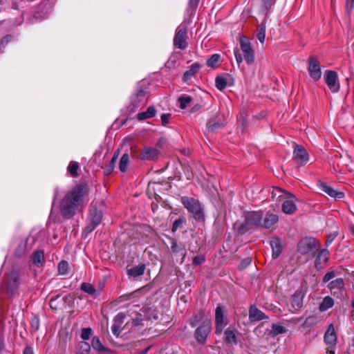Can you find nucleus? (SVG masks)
I'll return each mask as SVG.
<instances>
[{
	"label": "nucleus",
	"mask_w": 354,
	"mask_h": 354,
	"mask_svg": "<svg viewBox=\"0 0 354 354\" xmlns=\"http://www.w3.org/2000/svg\"><path fill=\"white\" fill-rule=\"evenodd\" d=\"M87 192L86 185L79 184L65 194L59 205L61 214L64 218L69 219L75 214L83 205Z\"/></svg>",
	"instance_id": "1"
},
{
	"label": "nucleus",
	"mask_w": 354,
	"mask_h": 354,
	"mask_svg": "<svg viewBox=\"0 0 354 354\" xmlns=\"http://www.w3.org/2000/svg\"><path fill=\"white\" fill-rule=\"evenodd\" d=\"M180 201L184 207L193 214L196 220H204L203 209L198 200L191 197L183 196L180 198Z\"/></svg>",
	"instance_id": "2"
},
{
	"label": "nucleus",
	"mask_w": 354,
	"mask_h": 354,
	"mask_svg": "<svg viewBox=\"0 0 354 354\" xmlns=\"http://www.w3.org/2000/svg\"><path fill=\"white\" fill-rule=\"evenodd\" d=\"M187 26L185 22L180 24L176 28L174 37V45L176 48L184 50L187 46Z\"/></svg>",
	"instance_id": "3"
},
{
	"label": "nucleus",
	"mask_w": 354,
	"mask_h": 354,
	"mask_svg": "<svg viewBox=\"0 0 354 354\" xmlns=\"http://www.w3.org/2000/svg\"><path fill=\"white\" fill-rule=\"evenodd\" d=\"M20 273L15 270L5 275L3 286L8 294L12 295L18 289L20 285Z\"/></svg>",
	"instance_id": "4"
},
{
	"label": "nucleus",
	"mask_w": 354,
	"mask_h": 354,
	"mask_svg": "<svg viewBox=\"0 0 354 354\" xmlns=\"http://www.w3.org/2000/svg\"><path fill=\"white\" fill-rule=\"evenodd\" d=\"M241 50L243 54L244 59L248 65L252 64L254 62V50L248 38L242 36L239 39Z\"/></svg>",
	"instance_id": "5"
},
{
	"label": "nucleus",
	"mask_w": 354,
	"mask_h": 354,
	"mask_svg": "<svg viewBox=\"0 0 354 354\" xmlns=\"http://www.w3.org/2000/svg\"><path fill=\"white\" fill-rule=\"evenodd\" d=\"M327 288L336 298H342L346 292L345 281L342 278H337L327 283Z\"/></svg>",
	"instance_id": "6"
},
{
	"label": "nucleus",
	"mask_w": 354,
	"mask_h": 354,
	"mask_svg": "<svg viewBox=\"0 0 354 354\" xmlns=\"http://www.w3.org/2000/svg\"><path fill=\"white\" fill-rule=\"evenodd\" d=\"M147 101L146 88L142 86L139 85L137 87L136 91L132 95L131 98V105L132 106V111H134L146 104Z\"/></svg>",
	"instance_id": "7"
},
{
	"label": "nucleus",
	"mask_w": 354,
	"mask_h": 354,
	"mask_svg": "<svg viewBox=\"0 0 354 354\" xmlns=\"http://www.w3.org/2000/svg\"><path fill=\"white\" fill-rule=\"evenodd\" d=\"M102 218V212L97 210L95 207H92L90 209L88 218L89 223L85 227L84 232L91 233L101 223Z\"/></svg>",
	"instance_id": "8"
},
{
	"label": "nucleus",
	"mask_w": 354,
	"mask_h": 354,
	"mask_svg": "<svg viewBox=\"0 0 354 354\" xmlns=\"http://www.w3.org/2000/svg\"><path fill=\"white\" fill-rule=\"evenodd\" d=\"M170 253L174 257H180V263H183L187 255V250L184 243L178 241L174 238H169Z\"/></svg>",
	"instance_id": "9"
},
{
	"label": "nucleus",
	"mask_w": 354,
	"mask_h": 354,
	"mask_svg": "<svg viewBox=\"0 0 354 354\" xmlns=\"http://www.w3.org/2000/svg\"><path fill=\"white\" fill-rule=\"evenodd\" d=\"M324 81L332 93H337L340 88L337 73L334 71H326Z\"/></svg>",
	"instance_id": "10"
},
{
	"label": "nucleus",
	"mask_w": 354,
	"mask_h": 354,
	"mask_svg": "<svg viewBox=\"0 0 354 354\" xmlns=\"http://www.w3.org/2000/svg\"><path fill=\"white\" fill-rule=\"evenodd\" d=\"M211 329L212 325L210 321L203 322L195 330L194 336L197 342L200 344H204Z\"/></svg>",
	"instance_id": "11"
},
{
	"label": "nucleus",
	"mask_w": 354,
	"mask_h": 354,
	"mask_svg": "<svg viewBox=\"0 0 354 354\" xmlns=\"http://www.w3.org/2000/svg\"><path fill=\"white\" fill-rule=\"evenodd\" d=\"M310 77L315 82L320 80L322 77L321 66L319 61L314 57H310L308 59V68Z\"/></svg>",
	"instance_id": "12"
},
{
	"label": "nucleus",
	"mask_w": 354,
	"mask_h": 354,
	"mask_svg": "<svg viewBox=\"0 0 354 354\" xmlns=\"http://www.w3.org/2000/svg\"><path fill=\"white\" fill-rule=\"evenodd\" d=\"M289 196L282 199V211L286 214H292L297 210L296 201L297 198L295 196L287 193Z\"/></svg>",
	"instance_id": "13"
},
{
	"label": "nucleus",
	"mask_w": 354,
	"mask_h": 354,
	"mask_svg": "<svg viewBox=\"0 0 354 354\" xmlns=\"http://www.w3.org/2000/svg\"><path fill=\"white\" fill-rule=\"evenodd\" d=\"M293 159L301 165H306L309 160L306 150L301 145H296L293 151Z\"/></svg>",
	"instance_id": "14"
},
{
	"label": "nucleus",
	"mask_w": 354,
	"mask_h": 354,
	"mask_svg": "<svg viewBox=\"0 0 354 354\" xmlns=\"http://www.w3.org/2000/svg\"><path fill=\"white\" fill-rule=\"evenodd\" d=\"M315 240L305 238L301 240L297 245V250L301 254H306L315 248Z\"/></svg>",
	"instance_id": "15"
},
{
	"label": "nucleus",
	"mask_w": 354,
	"mask_h": 354,
	"mask_svg": "<svg viewBox=\"0 0 354 354\" xmlns=\"http://www.w3.org/2000/svg\"><path fill=\"white\" fill-rule=\"evenodd\" d=\"M233 78L229 74H223L218 75L215 80L216 87L219 91H223L227 86H231L233 85Z\"/></svg>",
	"instance_id": "16"
},
{
	"label": "nucleus",
	"mask_w": 354,
	"mask_h": 354,
	"mask_svg": "<svg viewBox=\"0 0 354 354\" xmlns=\"http://www.w3.org/2000/svg\"><path fill=\"white\" fill-rule=\"evenodd\" d=\"M262 219L263 216L261 213L253 212L247 215L245 218V224L250 228L259 226L261 227Z\"/></svg>",
	"instance_id": "17"
},
{
	"label": "nucleus",
	"mask_w": 354,
	"mask_h": 354,
	"mask_svg": "<svg viewBox=\"0 0 354 354\" xmlns=\"http://www.w3.org/2000/svg\"><path fill=\"white\" fill-rule=\"evenodd\" d=\"M226 323L224 321L223 310L221 306H217L215 310V332L221 334Z\"/></svg>",
	"instance_id": "18"
},
{
	"label": "nucleus",
	"mask_w": 354,
	"mask_h": 354,
	"mask_svg": "<svg viewBox=\"0 0 354 354\" xmlns=\"http://www.w3.org/2000/svg\"><path fill=\"white\" fill-rule=\"evenodd\" d=\"M159 151L154 147H145L140 154V158L143 160H155L159 156Z\"/></svg>",
	"instance_id": "19"
},
{
	"label": "nucleus",
	"mask_w": 354,
	"mask_h": 354,
	"mask_svg": "<svg viewBox=\"0 0 354 354\" xmlns=\"http://www.w3.org/2000/svg\"><path fill=\"white\" fill-rule=\"evenodd\" d=\"M125 319V315L122 313H118L113 319V324L111 326V331L115 336H119L121 333L122 325Z\"/></svg>",
	"instance_id": "20"
},
{
	"label": "nucleus",
	"mask_w": 354,
	"mask_h": 354,
	"mask_svg": "<svg viewBox=\"0 0 354 354\" xmlns=\"http://www.w3.org/2000/svg\"><path fill=\"white\" fill-rule=\"evenodd\" d=\"M319 187L322 191L335 199H342L344 197V192L335 190L324 183H319Z\"/></svg>",
	"instance_id": "21"
},
{
	"label": "nucleus",
	"mask_w": 354,
	"mask_h": 354,
	"mask_svg": "<svg viewBox=\"0 0 354 354\" xmlns=\"http://www.w3.org/2000/svg\"><path fill=\"white\" fill-rule=\"evenodd\" d=\"M249 319L252 322H253L268 319V317L263 312L260 310L255 305H252L249 309Z\"/></svg>",
	"instance_id": "22"
},
{
	"label": "nucleus",
	"mask_w": 354,
	"mask_h": 354,
	"mask_svg": "<svg viewBox=\"0 0 354 354\" xmlns=\"http://www.w3.org/2000/svg\"><path fill=\"white\" fill-rule=\"evenodd\" d=\"M239 333L238 330L234 327H228L225 333V341L227 344L234 346L237 344L236 335Z\"/></svg>",
	"instance_id": "23"
},
{
	"label": "nucleus",
	"mask_w": 354,
	"mask_h": 354,
	"mask_svg": "<svg viewBox=\"0 0 354 354\" xmlns=\"http://www.w3.org/2000/svg\"><path fill=\"white\" fill-rule=\"evenodd\" d=\"M304 293L301 290H297L292 297L291 305L295 310H299L303 306Z\"/></svg>",
	"instance_id": "24"
},
{
	"label": "nucleus",
	"mask_w": 354,
	"mask_h": 354,
	"mask_svg": "<svg viewBox=\"0 0 354 354\" xmlns=\"http://www.w3.org/2000/svg\"><path fill=\"white\" fill-rule=\"evenodd\" d=\"M151 319V314L147 311V308H142L140 313H136L133 318L132 324L135 326H142L143 322Z\"/></svg>",
	"instance_id": "25"
},
{
	"label": "nucleus",
	"mask_w": 354,
	"mask_h": 354,
	"mask_svg": "<svg viewBox=\"0 0 354 354\" xmlns=\"http://www.w3.org/2000/svg\"><path fill=\"white\" fill-rule=\"evenodd\" d=\"M279 221V217L277 214L268 213L264 219L261 221V227L269 229L275 225Z\"/></svg>",
	"instance_id": "26"
},
{
	"label": "nucleus",
	"mask_w": 354,
	"mask_h": 354,
	"mask_svg": "<svg viewBox=\"0 0 354 354\" xmlns=\"http://www.w3.org/2000/svg\"><path fill=\"white\" fill-rule=\"evenodd\" d=\"M31 259L32 263L35 265H36L38 268L41 267L45 261L44 251L41 250L35 251L31 257Z\"/></svg>",
	"instance_id": "27"
},
{
	"label": "nucleus",
	"mask_w": 354,
	"mask_h": 354,
	"mask_svg": "<svg viewBox=\"0 0 354 354\" xmlns=\"http://www.w3.org/2000/svg\"><path fill=\"white\" fill-rule=\"evenodd\" d=\"M270 246L272 250V257L277 258L282 251V246L280 239L274 238L270 241Z\"/></svg>",
	"instance_id": "28"
},
{
	"label": "nucleus",
	"mask_w": 354,
	"mask_h": 354,
	"mask_svg": "<svg viewBox=\"0 0 354 354\" xmlns=\"http://www.w3.org/2000/svg\"><path fill=\"white\" fill-rule=\"evenodd\" d=\"M334 305V300L330 296L325 297L322 301L320 303L319 306V309L321 312H324L332 308Z\"/></svg>",
	"instance_id": "29"
},
{
	"label": "nucleus",
	"mask_w": 354,
	"mask_h": 354,
	"mask_svg": "<svg viewBox=\"0 0 354 354\" xmlns=\"http://www.w3.org/2000/svg\"><path fill=\"white\" fill-rule=\"evenodd\" d=\"M156 111L153 106H149L146 111L138 113L137 118L138 120H143L151 118L155 116Z\"/></svg>",
	"instance_id": "30"
},
{
	"label": "nucleus",
	"mask_w": 354,
	"mask_h": 354,
	"mask_svg": "<svg viewBox=\"0 0 354 354\" xmlns=\"http://www.w3.org/2000/svg\"><path fill=\"white\" fill-rule=\"evenodd\" d=\"M330 257V252L327 249L322 250L316 259V265L326 263Z\"/></svg>",
	"instance_id": "31"
},
{
	"label": "nucleus",
	"mask_w": 354,
	"mask_h": 354,
	"mask_svg": "<svg viewBox=\"0 0 354 354\" xmlns=\"http://www.w3.org/2000/svg\"><path fill=\"white\" fill-rule=\"evenodd\" d=\"M145 270V266L144 264L139 265L132 268L128 270V274L133 277L141 276L144 274Z\"/></svg>",
	"instance_id": "32"
},
{
	"label": "nucleus",
	"mask_w": 354,
	"mask_h": 354,
	"mask_svg": "<svg viewBox=\"0 0 354 354\" xmlns=\"http://www.w3.org/2000/svg\"><path fill=\"white\" fill-rule=\"evenodd\" d=\"M129 155L127 153H124L120 160L119 169L121 172H125L129 164Z\"/></svg>",
	"instance_id": "33"
},
{
	"label": "nucleus",
	"mask_w": 354,
	"mask_h": 354,
	"mask_svg": "<svg viewBox=\"0 0 354 354\" xmlns=\"http://www.w3.org/2000/svg\"><path fill=\"white\" fill-rule=\"evenodd\" d=\"M277 0H261V10L266 14L268 13L270 10L276 3Z\"/></svg>",
	"instance_id": "34"
},
{
	"label": "nucleus",
	"mask_w": 354,
	"mask_h": 354,
	"mask_svg": "<svg viewBox=\"0 0 354 354\" xmlns=\"http://www.w3.org/2000/svg\"><path fill=\"white\" fill-rule=\"evenodd\" d=\"M91 351L90 344L84 341L77 345V354H88Z\"/></svg>",
	"instance_id": "35"
},
{
	"label": "nucleus",
	"mask_w": 354,
	"mask_h": 354,
	"mask_svg": "<svg viewBox=\"0 0 354 354\" xmlns=\"http://www.w3.org/2000/svg\"><path fill=\"white\" fill-rule=\"evenodd\" d=\"M223 126V124L219 121H217L213 118H210L207 123V127L209 130L214 131Z\"/></svg>",
	"instance_id": "36"
},
{
	"label": "nucleus",
	"mask_w": 354,
	"mask_h": 354,
	"mask_svg": "<svg viewBox=\"0 0 354 354\" xmlns=\"http://www.w3.org/2000/svg\"><path fill=\"white\" fill-rule=\"evenodd\" d=\"M319 317L317 315H311L306 317L304 322V326L305 327H312L314 325L317 324L319 322Z\"/></svg>",
	"instance_id": "37"
},
{
	"label": "nucleus",
	"mask_w": 354,
	"mask_h": 354,
	"mask_svg": "<svg viewBox=\"0 0 354 354\" xmlns=\"http://www.w3.org/2000/svg\"><path fill=\"white\" fill-rule=\"evenodd\" d=\"M81 290L92 296H95L97 295L95 288L92 284L89 283H82Z\"/></svg>",
	"instance_id": "38"
},
{
	"label": "nucleus",
	"mask_w": 354,
	"mask_h": 354,
	"mask_svg": "<svg viewBox=\"0 0 354 354\" xmlns=\"http://www.w3.org/2000/svg\"><path fill=\"white\" fill-rule=\"evenodd\" d=\"M199 66L197 64L192 65L189 70L187 71L183 75V81L187 82L197 72Z\"/></svg>",
	"instance_id": "39"
},
{
	"label": "nucleus",
	"mask_w": 354,
	"mask_h": 354,
	"mask_svg": "<svg viewBox=\"0 0 354 354\" xmlns=\"http://www.w3.org/2000/svg\"><path fill=\"white\" fill-rule=\"evenodd\" d=\"M286 332V328L284 326L277 324H273L272 325V330L270 332V334L272 336H277L279 334L285 333Z\"/></svg>",
	"instance_id": "40"
},
{
	"label": "nucleus",
	"mask_w": 354,
	"mask_h": 354,
	"mask_svg": "<svg viewBox=\"0 0 354 354\" xmlns=\"http://www.w3.org/2000/svg\"><path fill=\"white\" fill-rule=\"evenodd\" d=\"M220 59L221 57L218 54H214L207 60L206 64L209 67L216 68L218 66Z\"/></svg>",
	"instance_id": "41"
},
{
	"label": "nucleus",
	"mask_w": 354,
	"mask_h": 354,
	"mask_svg": "<svg viewBox=\"0 0 354 354\" xmlns=\"http://www.w3.org/2000/svg\"><path fill=\"white\" fill-rule=\"evenodd\" d=\"M178 100V102L180 103V109H184L187 106V105L189 103H191V102L192 101V98L189 95H181Z\"/></svg>",
	"instance_id": "42"
},
{
	"label": "nucleus",
	"mask_w": 354,
	"mask_h": 354,
	"mask_svg": "<svg viewBox=\"0 0 354 354\" xmlns=\"http://www.w3.org/2000/svg\"><path fill=\"white\" fill-rule=\"evenodd\" d=\"M79 168V165L76 162L71 161L68 166V171L70 173L71 176L73 177L77 176V170Z\"/></svg>",
	"instance_id": "43"
},
{
	"label": "nucleus",
	"mask_w": 354,
	"mask_h": 354,
	"mask_svg": "<svg viewBox=\"0 0 354 354\" xmlns=\"http://www.w3.org/2000/svg\"><path fill=\"white\" fill-rule=\"evenodd\" d=\"M257 37L261 43L264 42L266 38V26L263 23L258 27Z\"/></svg>",
	"instance_id": "44"
},
{
	"label": "nucleus",
	"mask_w": 354,
	"mask_h": 354,
	"mask_svg": "<svg viewBox=\"0 0 354 354\" xmlns=\"http://www.w3.org/2000/svg\"><path fill=\"white\" fill-rule=\"evenodd\" d=\"M337 272L335 270H331L325 274L322 279L324 283H329L330 281L335 279Z\"/></svg>",
	"instance_id": "45"
},
{
	"label": "nucleus",
	"mask_w": 354,
	"mask_h": 354,
	"mask_svg": "<svg viewBox=\"0 0 354 354\" xmlns=\"http://www.w3.org/2000/svg\"><path fill=\"white\" fill-rule=\"evenodd\" d=\"M284 192L283 189L275 187L273 189L271 194L272 198L277 197L279 201H282L284 198L285 196L283 195Z\"/></svg>",
	"instance_id": "46"
},
{
	"label": "nucleus",
	"mask_w": 354,
	"mask_h": 354,
	"mask_svg": "<svg viewBox=\"0 0 354 354\" xmlns=\"http://www.w3.org/2000/svg\"><path fill=\"white\" fill-rule=\"evenodd\" d=\"M68 270V263L66 261H62L58 264V271L60 274H66Z\"/></svg>",
	"instance_id": "47"
},
{
	"label": "nucleus",
	"mask_w": 354,
	"mask_h": 354,
	"mask_svg": "<svg viewBox=\"0 0 354 354\" xmlns=\"http://www.w3.org/2000/svg\"><path fill=\"white\" fill-rule=\"evenodd\" d=\"M185 222V219L183 217H180L178 219H176L172 225L171 231L173 232H175L178 229V227L180 225H182Z\"/></svg>",
	"instance_id": "48"
},
{
	"label": "nucleus",
	"mask_w": 354,
	"mask_h": 354,
	"mask_svg": "<svg viewBox=\"0 0 354 354\" xmlns=\"http://www.w3.org/2000/svg\"><path fill=\"white\" fill-rule=\"evenodd\" d=\"M205 261V257L203 254H199L193 258L192 263L194 266H200Z\"/></svg>",
	"instance_id": "49"
},
{
	"label": "nucleus",
	"mask_w": 354,
	"mask_h": 354,
	"mask_svg": "<svg viewBox=\"0 0 354 354\" xmlns=\"http://www.w3.org/2000/svg\"><path fill=\"white\" fill-rule=\"evenodd\" d=\"M324 339L326 343H333L336 339V337H335L334 332L330 333L328 330L325 333Z\"/></svg>",
	"instance_id": "50"
},
{
	"label": "nucleus",
	"mask_w": 354,
	"mask_h": 354,
	"mask_svg": "<svg viewBox=\"0 0 354 354\" xmlns=\"http://www.w3.org/2000/svg\"><path fill=\"white\" fill-rule=\"evenodd\" d=\"M252 262V259L250 257H247L241 261L240 264L239 265V270H243L246 268L249 265H250Z\"/></svg>",
	"instance_id": "51"
},
{
	"label": "nucleus",
	"mask_w": 354,
	"mask_h": 354,
	"mask_svg": "<svg viewBox=\"0 0 354 354\" xmlns=\"http://www.w3.org/2000/svg\"><path fill=\"white\" fill-rule=\"evenodd\" d=\"M93 348L99 351H102L105 350L104 346L101 344L99 339H93Z\"/></svg>",
	"instance_id": "52"
},
{
	"label": "nucleus",
	"mask_w": 354,
	"mask_h": 354,
	"mask_svg": "<svg viewBox=\"0 0 354 354\" xmlns=\"http://www.w3.org/2000/svg\"><path fill=\"white\" fill-rule=\"evenodd\" d=\"M91 335V329L90 328H83L81 333V337L84 340H87Z\"/></svg>",
	"instance_id": "53"
},
{
	"label": "nucleus",
	"mask_w": 354,
	"mask_h": 354,
	"mask_svg": "<svg viewBox=\"0 0 354 354\" xmlns=\"http://www.w3.org/2000/svg\"><path fill=\"white\" fill-rule=\"evenodd\" d=\"M234 54L237 64L240 65L243 62V57L241 54L240 50L238 48H235L234 49Z\"/></svg>",
	"instance_id": "54"
},
{
	"label": "nucleus",
	"mask_w": 354,
	"mask_h": 354,
	"mask_svg": "<svg viewBox=\"0 0 354 354\" xmlns=\"http://www.w3.org/2000/svg\"><path fill=\"white\" fill-rule=\"evenodd\" d=\"M346 11L348 14H351L354 8V0H346Z\"/></svg>",
	"instance_id": "55"
},
{
	"label": "nucleus",
	"mask_w": 354,
	"mask_h": 354,
	"mask_svg": "<svg viewBox=\"0 0 354 354\" xmlns=\"http://www.w3.org/2000/svg\"><path fill=\"white\" fill-rule=\"evenodd\" d=\"M140 294V290H136L133 292H131V294L128 295H123L120 298L122 301H126V300H129V299H131V298L133 297H138V295Z\"/></svg>",
	"instance_id": "56"
},
{
	"label": "nucleus",
	"mask_w": 354,
	"mask_h": 354,
	"mask_svg": "<svg viewBox=\"0 0 354 354\" xmlns=\"http://www.w3.org/2000/svg\"><path fill=\"white\" fill-rule=\"evenodd\" d=\"M116 162L117 161H113V159L111 158L110 162L109 163V165L106 166V168L105 169V173H106L107 174H111L115 168Z\"/></svg>",
	"instance_id": "57"
},
{
	"label": "nucleus",
	"mask_w": 354,
	"mask_h": 354,
	"mask_svg": "<svg viewBox=\"0 0 354 354\" xmlns=\"http://www.w3.org/2000/svg\"><path fill=\"white\" fill-rule=\"evenodd\" d=\"M200 0H189V8L192 10V12L196 11L198 4Z\"/></svg>",
	"instance_id": "58"
},
{
	"label": "nucleus",
	"mask_w": 354,
	"mask_h": 354,
	"mask_svg": "<svg viewBox=\"0 0 354 354\" xmlns=\"http://www.w3.org/2000/svg\"><path fill=\"white\" fill-rule=\"evenodd\" d=\"M57 195H58V189H55V196H54V198H53V205H52V208H51V211H50V219H53V208H54V204H55V200L57 197Z\"/></svg>",
	"instance_id": "59"
},
{
	"label": "nucleus",
	"mask_w": 354,
	"mask_h": 354,
	"mask_svg": "<svg viewBox=\"0 0 354 354\" xmlns=\"http://www.w3.org/2000/svg\"><path fill=\"white\" fill-rule=\"evenodd\" d=\"M169 114H162L161 115V122L163 125L169 122Z\"/></svg>",
	"instance_id": "60"
},
{
	"label": "nucleus",
	"mask_w": 354,
	"mask_h": 354,
	"mask_svg": "<svg viewBox=\"0 0 354 354\" xmlns=\"http://www.w3.org/2000/svg\"><path fill=\"white\" fill-rule=\"evenodd\" d=\"M24 354H34L32 348L31 347H26L24 351Z\"/></svg>",
	"instance_id": "61"
},
{
	"label": "nucleus",
	"mask_w": 354,
	"mask_h": 354,
	"mask_svg": "<svg viewBox=\"0 0 354 354\" xmlns=\"http://www.w3.org/2000/svg\"><path fill=\"white\" fill-rule=\"evenodd\" d=\"M119 155H120V150L118 149L114 152L113 156L112 157V159H113V161L118 160Z\"/></svg>",
	"instance_id": "62"
},
{
	"label": "nucleus",
	"mask_w": 354,
	"mask_h": 354,
	"mask_svg": "<svg viewBox=\"0 0 354 354\" xmlns=\"http://www.w3.org/2000/svg\"><path fill=\"white\" fill-rule=\"evenodd\" d=\"M165 66L166 67H168V68H171L173 66H174V61H168L166 64H165Z\"/></svg>",
	"instance_id": "63"
},
{
	"label": "nucleus",
	"mask_w": 354,
	"mask_h": 354,
	"mask_svg": "<svg viewBox=\"0 0 354 354\" xmlns=\"http://www.w3.org/2000/svg\"><path fill=\"white\" fill-rule=\"evenodd\" d=\"M151 348V346H149L142 351H140L138 354H147V353L149 351V350Z\"/></svg>",
	"instance_id": "64"
}]
</instances>
